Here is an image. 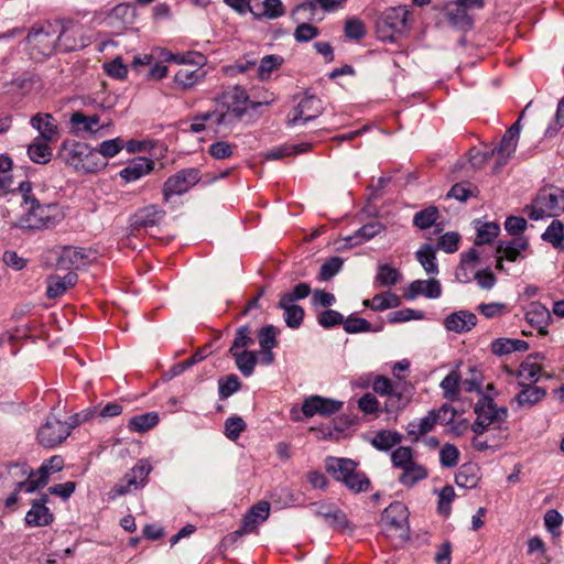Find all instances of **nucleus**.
<instances>
[{"instance_id":"nucleus-1","label":"nucleus","mask_w":564,"mask_h":564,"mask_svg":"<svg viewBox=\"0 0 564 564\" xmlns=\"http://www.w3.org/2000/svg\"><path fill=\"white\" fill-rule=\"evenodd\" d=\"M57 22L43 21L32 24L24 39V51L36 63L48 59L57 48Z\"/></svg>"},{"instance_id":"nucleus-2","label":"nucleus","mask_w":564,"mask_h":564,"mask_svg":"<svg viewBox=\"0 0 564 564\" xmlns=\"http://www.w3.org/2000/svg\"><path fill=\"white\" fill-rule=\"evenodd\" d=\"M532 101H530L525 108L520 113L518 120L505 132L501 141L499 144H497L495 148H492L489 151L480 152L476 149H470V164L473 166L480 167L482 164L488 162L494 155H498V165H502L506 163V161L511 156V154L516 151L520 131H521V124L520 121L524 117L525 110L531 106Z\"/></svg>"},{"instance_id":"nucleus-3","label":"nucleus","mask_w":564,"mask_h":564,"mask_svg":"<svg viewBox=\"0 0 564 564\" xmlns=\"http://www.w3.org/2000/svg\"><path fill=\"white\" fill-rule=\"evenodd\" d=\"M24 209V214L13 224L14 227L23 230L43 229L54 227L59 221L56 204L44 205L39 199H30Z\"/></svg>"},{"instance_id":"nucleus-4","label":"nucleus","mask_w":564,"mask_h":564,"mask_svg":"<svg viewBox=\"0 0 564 564\" xmlns=\"http://www.w3.org/2000/svg\"><path fill=\"white\" fill-rule=\"evenodd\" d=\"M533 220L542 219L544 216L554 217L564 210V189L560 187L541 188L531 205L524 209Z\"/></svg>"},{"instance_id":"nucleus-5","label":"nucleus","mask_w":564,"mask_h":564,"mask_svg":"<svg viewBox=\"0 0 564 564\" xmlns=\"http://www.w3.org/2000/svg\"><path fill=\"white\" fill-rule=\"evenodd\" d=\"M409 11L405 7L386 9L376 21V33L383 42H394L395 34H403L409 30Z\"/></svg>"},{"instance_id":"nucleus-6","label":"nucleus","mask_w":564,"mask_h":564,"mask_svg":"<svg viewBox=\"0 0 564 564\" xmlns=\"http://www.w3.org/2000/svg\"><path fill=\"white\" fill-rule=\"evenodd\" d=\"M57 22V48L61 53L83 50L90 44L85 26L72 20Z\"/></svg>"},{"instance_id":"nucleus-7","label":"nucleus","mask_w":564,"mask_h":564,"mask_svg":"<svg viewBox=\"0 0 564 564\" xmlns=\"http://www.w3.org/2000/svg\"><path fill=\"white\" fill-rule=\"evenodd\" d=\"M200 171L196 167L183 169L170 176L163 184V199L169 202L174 195H183L200 181Z\"/></svg>"},{"instance_id":"nucleus-8","label":"nucleus","mask_w":564,"mask_h":564,"mask_svg":"<svg viewBox=\"0 0 564 564\" xmlns=\"http://www.w3.org/2000/svg\"><path fill=\"white\" fill-rule=\"evenodd\" d=\"M270 503L261 500L253 505L243 516L241 527L226 536L227 541L236 542L245 534L254 532L270 516Z\"/></svg>"},{"instance_id":"nucleus-9","label":"nucleus","mask_w":564,"mask_h":564,"mask_svg":"<svg viewBox=\"0 0 564 564\" xmlns=\"http://www.w3.org/2000/svg\"><path fill=\"white\" fill-rule=\"evenodd\" d=\"M69 436V426L56 419L48 416L36 433L39 444L45 448H54L61 445Z\"/></svg>"},{"instance_id":"nucleus-10","label":"nucleus","mask_w":564,"mask_h":564,"mask_svg":"<svg viewBox=\"0 0 564 564\" xmlns=\"http://www.w3.org/2000/svg\"><path fill=\"white\" fill-rule=\"evenodd\" d=\"M323 102L314 95L305 96L288 116V124L296 126L300 121L304 123L317 118L323 113Z\"/></svg>"},{"instance_id":"nucleus-11","label":"nucleus","mask_w":564,"mask_h":564,"mask_svg":"<svg viewBox=\"0 0 564 564\" xmlns=\"http://www.w3.org/2000/svg\"><path fill=\"white\" fill-rule=\"evenodd\" d=\"M246 115V109L242 108H228L225 104L217 108L215 126L209 123L208 128L216 134L223 138L228 137L237 122Z\"/></svg>"},{"instance_id":"nucleus-12","label":"nucleus","mask_w":564,"mask_h":564,"mask_svg":"<svg viewBox=\"0 0 564 564\" xmlns=\"http://www.w3.org/2000/svg\"><path fill=\"white\" fill-rule=\"evenodd\" d=\"M343 406V402L333 399L323 398L321 395H311L306 398L302 404V412L306 417L315 414L329 416L338 412Z\"/></svg>"},{"instance_id":"nucleus-13","label":"nucleus","mask_w":564,"mask_h":564,"mask_svg":"<svg viewBox=\"0 0 564 564\" xmlns=\"http://www.w3.org/2000/svg\"><path fill=\"white\" fill-rule=\"evenodd\" d=\"M30 124L39 131V135L35 139L55 142L59 138L58 122L48 112L35 113L31 117Z\"/></svg>"},{"instance_id":"nucleus-14","label":"nucleus","mask_w":564,"mask_h":564,"mask_svg":"<svg viewBox=\"0 0 564 564\" xmlns=\"http://www.w3.org/2000/svg\"><path fill=\"white\" fill-rule=\"evenodd\" d=\"M91 252H85L75 247H64L57 258V268L61 270H79L91 262Z\"/></svg>"},{"instance_id":"nucleus-15","label":"nucleus","mask_w":564,"mask_h":564,"mask_svg":"<svg viewBox=\"0 0 564 564\" xmlns=\"http://www.w3.org/2000/svg\"><path fill=\"white\" fill-rule=\"evenodd\" d=\"M164 215L165 212L155 205L145 206L130 217V230L135 231L142 228L154 227L160 224Z\"/></svg>"},{"instance_id":"nucleus-16","label":"nucleus","mask_w":564,"mask_h":564,"mask_svg":"<svg viewBox=\"0 0 564 564\" xmlns=\"http://www.w3.org/2000/svg\"><path fill=\"white\" fill-rule=\"evenodd\" d=\"M48 502V496L42 495L39 500H33L31 509L26 512L25 524L29 527H46L50 525L54 516L46 507Z\"/></svg>"},{"instance_id":"nucleus-17","label":"nucleus","mask_w":564,"mask_h":564,"mask_svg":"<svg viewBox=\"0 0 564 564\" xmlns=\"http://www.w3.org/2000/svg\"><path fill=\"white\" fill-rule=\"evenodd\" d=\"M424 295L427 299H437L442 294V286L438 280H415L411 282L404 291L403 296L406 300H414L419 295Z\"/></svg>"},{"instance_id":"nucleus-18","label":"nucleus","mask_w":564,"mask_h":564,"mask_svg":"<svg viewBox=\"0 0 564 564\" xmlns=\"http://www.w3.org/2000/svg\"><path fill=\"white\" fill-rule=\"evenodd\" d=\"M477 324V316L466 310L449 314L444 319V326L448 332L456 334L467 333Z\"/></svg>"},{"instance_id":"nucleus-19","label":"nucleus","mask_w":564,"mask_h":564,"mask_svg":"<svg viewBox=\"0 0 564 564\" xmlns=\"http://www.w3.org/2000/svg\"><path fill=\"white\" fill-rule=\"evenodd\" d=\"M408 507L401 501L390 503L382 512L381 521L395 530H401L408 525Z\"/></svg>"},{"instance_id":"nucleus-20","label":"nucleus","mask_w":564,"mask_h":564,"mask_svg":"<svg viewBox=\"0 0 564 564\" xmlns=\"http://www.w3.org/2000/svg\"><path fill=\"white\" fill-rule=\"evenodd\" d=\"M445 10L448 22L454 28L462 30L464 32L469 31L473 28V17L468 13V10L464 8V6L458 0H456L455 2L447 3Z\"/></svg>"},{"instance_id":"nucleus-21","label":"nucleus","mask_w":564,"mask_h":564,"mask_svg":"<svg viewBox=\"0 0 564 564\" xmlns=\"http://www.w3.org/2000/svg\"><path fill=\"white\" fill-rule=\"evenodd\" d=\"M87 144L77 142L75 140H64L57 152V159L62 160L65 164L78 167L80 155L85 156Z\"/></svg>"},{"instance_id":"nucleus-22","label":"nucleus","mask_w":564,"mask_h":564,"mask_svg":"<svg viewBox=\"0 0 564 564\" xmlns=\"http://www.w3.org/2000/svg\"><path fill=\"white\" fill-rule=\"evenodd\" d=\"M69 123L76 133L87 132L97 133L105 124L100 123L99 115L87 116L82 111H75L70 115Z\"/></svg>"},{"instance_id":"nucleus-23","label":"nucleus","mask_w":564,"mask_h":564,"mask_svg":"<svg viewBox=\"0 0 564 564\" xmlns=\"http://www.w3.org/2000/svg\"><path fill=\"white\" fill-rule=\"evenodd\" d=\"M225 99V106L228 108H242L248 110V108L257 109L258 107H261L263 102L260 101H250L249 96L245 88L240 86H234L229 88L227 91L223 95Z\"/></svg>"},{"instance_id":"nucleus-24","label":"nucleus","mask_w":564,"mask_h":564,"mask_svg":"<svg viewBox=\"0 0 564 564\" xmlns=\"http://www.w3.org/2000/svg\"><path fill=\"white\" fill-rule=\"evenodd\" d=\"M78 281L77 273L70 271L64 276L51 275L47 279L46 296L48 299H57L62 296L68 289L73 288Z\"/></svg>"},{"instance_id":"nucleus-25","label":"nucleus","mask_w":564,"mask_h":564,"mask_svg":"<svg viewBox=\"0 0 564 564\" xmlns=\"http://www.w3.org/2000/svg\"><path fill=\"white\" fill-rule=\"evenodd\" d=\"M529 248V240L525 237H516L508 241H500L497 246V253L510 262H516L524 257L521 254Z\"/></svg>"},{"instance_id":"nucleus-26","label":"nucleus","mask_w":564,"mask_h":564,"mask_svg":"<svg viewBox=\"0 0 564 564\" xmlns=\"http://www.w3.org/2000/svg\"><path fill=\"white\" fill-rule=\"evenodd\" d=\"M356 467L357 463L349 458L329 457L326 460L327 473L341 482L356 471Z\"/></svg>"},{"instance_id":"nucleus-27","label":"nucleus","mask_w":564,"mask_h":564,"mask_svg":"<svg viewBox=\"0 0 564 564\" xmlns=\"http://www.w3.org/2000/svg\"><path fill=\"white\" fill-rule=\"evenodd\" d=\"M154 167V162L151 159L138 158L131 161L124 169H122L119 175L126 182H133L150 173Z\"/></svg>"},{"instance_id":"nucleus-28","label":"nucleus","mask_w":564,"mask_h":564,"mask_svg":"<svg viewBox=\"0 0 564 564\" xmlns=\"http://www.w3.org/2000/svg\"><path fill=\"white\" fill-rule=\"evenodd\" d=\"M527 322L539 330V334L546 335V326L551 319L549 310L540 303H532L525 314Z\"/></svg>"},{"instance_id":"nucleus-29","label":"nucleus","mask_w":564,"mask_h":564,"mask_svg":"<svg viewBox=\"0 0 564 564\" xmlns=\"http://www.w3.org/2000/svg\"><path fill=\"white\" fill-rule=\"evenodd\" d=\"M481 478L480 467L475 463H465L455 475V482L462 488H475Z\"/></svg>"},{"instance_id":"nucleus-30","label":"nucleus","mask_w":564,"mask_h":564,"mask_svg":"<svg viewBox=\"0 0 564 564\" xmlns=\"http://www.w3.org/2000/svg\"><path fill=\"white\" fill-rule=\"evenodd\" d=\"M384 230V226L379 221H371L359 228L352 236L345 238V247L350 248L357 245H361L365 241L370 240Z\"/></svg>"},{"instance_id":"nucleus-31","label":"nucleus","mask_w":564,"mask_h":564,"mask_svg":"<svg viewBox=\"0 0 564 564\" xmlns=\"http://www.w3.org/2000/svg\"><path fill=\"white\" fill-rule=\"evenodd\" d=\"M203 65L188 64L178 69L174 76V82L183 89L193 87L204 76Z\"/></svg>"},{"instance_id":"nucleus-32","label":"nucleus","mask_w":564,"mask_h":564,"mask_svg":"<svg viewBox=\"0 0 564 564\" xmlns=\"http://www.w3.org/2000/svg\"><path fill=\"white\" fill-rule=\"evenodd\" d=\"M317 517L323 518L330 528L343 531L348 528V519L341 510L332 506H321L315 510Z\"/></svg>"},{"instance_id":"nucleus-33","label":"nucleus","mask_w":564,"mask_h":564,"mask_svg":"<svg viewBox=\"0 0 564 564\" xmlns=\"http://www.w3.org/2000/svg\"><path fill=\"white\" fill-rule=\"evenodd\" d=\"M403 440V435L397 431L380 430L370 441L371 445L381 452H388L399 445Z\"/></svg>"},{"instance_id":"nucleus-34","label":"nucleus","mask_w":564,"mask_h":564,"mask_svg":"<svg viewBox=\"0 0 564 564\" xmlns=\"http://www.w3.org/2000/svg\"><path fill=\"white\" fill-rule=\"evenodd\" d=\"M519 384L522 387V390L516 397L519 406H533L546 395L544 388L525 384L523 382Z\"/></svg>"},{"instance_id":"nucleus-35","label":"nucleus","mask_w":564,"mask_h":564,"mask_svg":"<svg viewBox=\"0 0 564 564\" xmlns=\"http://www.w3.org/2000/svg\"><path fill=\"white\" fill-rule=\"evenodd\" d=\"M50 141L35 139L28 147L30 160L36 164H47L53 158V151Z\"/></svg>"},{"instance_id":"nucleus-36","label":"nucleus","mask_w":564,"mask_h":564,"mask_svg":"<svg viewBox=\"0 0 564 564\" xmlns=\"http://www.w3.org/2000/svg\"><path fill=\"white\" fill-rule=\"evenodd\" d=\"M362 304L366 307H370L372 311L381 312L388 308L399 307L401 300L397 294L387 291L380 294H376L371 300H365Z\"/></svg>"},{"instance_id":"nucleus-37","label":"nucleus","mask_w":564,"mask_h":564,"mask_svg":"<svg viewBox=\"0 0 564 564\" xmlns=\"http://www.w3.org/2000/svg\"><path fill=\"white\" fill-rule=\"evenodd\" d=\"M427 476V469L423 465L413 460L402 469V473L399 476V482L405 487L411 488L419 481L425 479Z\"/></svg>"},{"instance_id":"nucleus-38","label":"nucleus","mask_w":564,"mask_h":564,"mask_svg":"<svg viewBox=\"0 0 564 564\" xmlns=\"http://www.w3.org/2000/svg\"><path fill=\"white\" fill-rule=\"evenodd\" d=\"M529 344L522 339L498 338L491 343V351L495 355H509L513 351H527Z\"/></svg>"},{"instance_id":"nucleus-39","label":"nucleus","mask_w":564,"mask_h":564,"mask_svg":"<svg viewBox=\"0 0 564 564\" xmlns=\"http://www.w3.org/2000/svg\"><path fill=\"white\" fill-rule=\"evenodd\" d=\"M462 376L457 369L452 370L440 383L443 398L456 401L459 398Z\"/></svg>"},{"instance_id":"nucleus-40","label":"nucleus","mask_w":564,"mask_h":564,"mask_svg":"<svg viewBox=\"0 0 564 564\" xmlns=\"http://www.w3.org/2000/svg\"><path fill=\"white\" fill-rule=\"evenodd\" d=\"M230 355L234 357L236 367L243 377H250L253 373L258 362L256 351L243 349L241 351H235Z\"/></svg>"},{"instance_id":"nucleus-41","label":"nucleus","mask_w":564,"mask_h":564,"mask_svg":"<svg viewBox=\"0 0 564 564\" xmlns=\"http://www.w3.org/2000/svg\"><path fill=\"white\" fill-rule=\"evenodd\" d=\"M158 412H148L132 416L128 422V429L132 432L144 433L159 423Z\"/></svg>"},{"instance_id":"nucleus-42","label":"nucleus","mask_w":564,"mask_h":564,"mask_svg":"<svg viewBox=\"0 0 564 564\" xmlns=\"http://www.w3.org/2000/svg\"><path fill=\"white\" fill-rule=\"evenodd\" d=\"M416 260L423 267L427 274H437L435 248L432 245L424 243L415 253Z\"/></svg>"},{"instance_id":"nucleus-43","label":"nucleus","mask_w":564,"mask_h":564,"mask_svg":"<svg viewBox=\"0 0 564 564\" xmlns=\"http://www.w3.org/2000/svg\"><path fill=\"white\" fill-rule=\"evenodd\" d=\"M0 475L4 477V479L11 480L12 485L15 487L18 480H23L25 477H33L34 473L25 463H9Z\"/></svg>"},{"instance_id":"nucleus-44","label":"nucleus","mask_w":564,"mask_h":564,"mask_svg":"<svg viewBox=\"0 0 564 564\" xmlns=\"http://www.w3.org/2000/svg\"><path fill=\"white\" fill-rule=\"evenodd\" d=\"M151 471V466L144 462L139 460L133 468H131L123 477L124 481L129 485H134V489L143 487L147 478Z\"/></svg>"},{"instance_id":"nucleus-45","label":"nucleus","mask_w":564,"mask_h":564,"mask_svg":"<svg viewBox=\"0 0 564 564\" xmlns=\"http://www.w3.org/2000/svg\"><path fill=\"white\" fill-rule=\"evenodd\" d=\"M475 413L486 421V425L497 422V412L495 411V401L491 397L482 394L474 408Z\"/></svg>"},{"instance_id":"nucleus-46","label":"nucleus","mask_w":564,"mask_h":564,"mask_svg":"<svg viewBox=\"0 0 564 564\" xmlns=\"http://www.w3.org/2000/svg\"><path fill=\"white\" fill-rule=\"evenodd\" d=\"M542 239L556 249H563L564 224L558 219L552 220L546 230L542 234Z\"/></svg>"},{"instance_id":"nucleus-47","label":"nucleus","mask_w":564,"mask_h":564,"mask_svg":"<svg viewBox=\"0 0 564 564\" xmlns=\"http://www.w3.org/2000/svg\"><path fill=\"white\" fill-rule=\"evenodd\" d=\"M343 326L344 330L348 334L379 332L382 329V326L373 328L367 319L355 316L354 314L344 319Z\"/></svg>"},{"instance_id":"nucleus-48","label":"nucleus","mask_w":564,"mask_h":564,"mask_svg":"<svg viewBox=\"0 0 564 564\" xmlns=\"http://www.w3.org/2000/svg\"><path fill=\"white\" fill-rule=\"evenodd\" d=\"M479 189L470 182H457L448 191L446 197L466 202L469 197H477Z\"/></svg>"},{"instance_id":"nucleus-49","label":"nucleus","mask_w":564,"mask_h":564,"mask_svg":"<svg viewBox=\"0 0 564 564\" xmlns=\"http://www.w3.org/2000/svg\"><path fill=\"white\" fill-rule=\"evenodd\" d=\"M401 273L390 264H379L376 275V282L381 286H392L399 283Z\"/></svg>"},{"instance_id":"nucleus-50","label":"nucleus","mask_w":564,"mask_h":564,"mask_svg":"<svg viewBox=\"0 0 564 564\" xmlns=\"http://www.w3.org/2000/svg\"><path fill=\"white\" fill-rule=\"evenodd\" d=\"M437 423L434 412L430 411L426 416L422 417L417 424L409 423L408 434L414 436V440H419L420 436L425 435L432 431Z\"/></svg>"},{"instance_id":"nucleus-51","label":"nucleus","mask_w":564,"mask_h":564,"mask_svg":"<svg viewBox=\"0 0 564 564\" xmlns=\"http://www.w3.org/2000/svg\"><path fill=\"white\" fill-rule=\"evenodd\" d=\"M254 340L251 337V328L249 325H242L236 329L235 339L228 350L229 354L241 351L249 346L253 345Z\"/></svg>"},{"instance_id":"nucleus-52","label":"nucleus","mask_w":564,"mask_h":564,"mask_svg":"<svg viewBox=\"0 0 564 564\" xmlns=\"http://www.w3.org/2000/svg\"><path fill=\"white\" fill-rule=\"evenodd\" d=\"M280 333L279 328L274 325H265L261 327L258 333V340L261 347V350L273 349L278 346L276 336Z\"/></svg>"},{"instance_id":"nucleus-53","label":"nucleus","mask_w":564,"mask_h":564,"mask_svg":"<svg viewBox=\"0 0 564 564\" xmlns=\"http://www.w3.org/2000/svg\"><path fill=\"white\" fill-rule=\"evenodd\" d=\"M438 217V209L435 206H429L417 212L413 217V224L420 229L432 227Z\"/></svg>"},{"instance_id":"nucleus-54","label":"nucleus","mask_w":564,"mask_h":564,"mask_svg":"<svg viewBox=\"0 0 564 564\" xmlns=\"http://www.w3.org/2000/svg\"><path fill=\"white\" fill-rule=\"evenodd\" d=\"M240 388L241 381L239 380L238 376L234 373L223 377L218 380L219 398L221 400L228 399L235 392L240 390Z\"/></svg>"},{"instance_id":"nucleus-55","label":"nucleus","mask_w":564,"mask_h":564,"mask_svg":"<svg viewBox=\"0 0 564 564\" xmlns=\"http://www.w3.org/2000/svg\"><path fill=\"white\" fill-rule=\"evenodd\" d=\"M344 32L346 37L359 41L366 35V26L360 19L349 18L345 22Z\"/></svg>"},{"instance_id":"nucleus-56","label":"nucleus","mask_w":564,"mask_h":564,"mask_svg":"<svg viewBox=\"0 0 564 564\" xmlns=\"http://www.w3.org/2000/svg\"><path fill=\"white\" fill-rule=\"evenodd\" d=\"M344 484L349 490L356 494L367 491L370 487V480L366 474L357 470L345 479Z\"/></svg>"},{"instance_id":"nucleus-57","label":"nucleus","mask_w":564,"mask_h":564,"mask_svg":"<svg viewBox=\"0 0 564 564\" xmlns=\"http://www.w3.org/2000/svg\"><path fill=\"white\" fill-rule=\"evenodd\" d=\"M308 148H310V144H307V143H302V144H297V145H284V147L268 151L264 154V158L267 160H279V159L285 158L291 154L302 153V152L306 151Z\"/></svg>"},{"instance_id":"nucleus-58","label":"nucleus","mask_w":564,"mask_h":564,"mask_svg":"<svg viewBox=\"0 0 564 564\" xmlns=\"http://www.w3.org/2000/svg\"><path fill=\"white\" fill-rule=\"evenodd\" d=\"M413 460V449L410 446H400L391 453V462L395 468L403 469Z\"/></svg>"},{"instance_id":"nucleus-59","label":"nucleus","mask_w":564,"mask_h":564,"mask_svg":"<svg viewBox=\"0 0 564 564\" xmlns=\"http://www.w3.org/2000/svg\"><path fill=\"white\" fill-rule=\"evenodd\" d=\"M283 63V57L279 56V55H267L264 56L261 62H260V65L258 67V76L261 78V79H264L267 77L270 76V74L274 70V69H278Z\"/></svg>"},{"instance_id":"nucleus-60","label":"nucleus","mask_w":564,"mask_h":564,"mask_svg":"<svg viewBox=\"0 0 564 564\" xmlns=\"http://www.w3.org/2000/svg\"><path fill=\"white\" fill-rule=\"evenodd\" d=\"M247 424L240 416H231L225 421V435L230 441H236L246 430Z\"/></svg>"},{"instance_id":"nucleus-61","label":"nucleus","mask_w":564,"mask_h":564,"mask_svg":"<svg viewBox=\"0 0 564 564\" xmlns=\"http://www.w3.org/2000/svg\"><path fill=\"white\" fill-rule=\"evenodd\" d=\"M343 260L339 257H333L326 260L318 272V280L328 281L335 276L341 269Z\"/></svg>"},{"instance_id":"nucleus-62","label":"nucleus","mask_w":564,"mask_h":564,"mask_svg":"<svg viewBox=\"0 0 564 564\" xmlns=\"http://www.w3.org/2000/svg\"><path fill=\"white\" fill-rule=\"evenodd\" d=\"M422 318H424V313L422 311H415L412 308H403L388 314V322L391 324L404 323L411 319Z\"/></svg>"},{"instance_id":"nucleus-63","label":"nucleus","mask_w":564,"mask_h":564,"mask_svg":"<svg viewBox=\"0 0 564 564\" xmlns=\"http://www.w3.org/2000/svg\"><path fill=\"white\" fill-rule=\"evenodd\" d=\"M304 315V308L300 305H295L286 307L283 314V318L288 327L297 329L303 323Z\"/></svg>"},{"instance_id":"nucleus-64","label":"nucleus","mask_w":564,"mask_h":564,"mask_svg":"<svg viewBox=\"0 0 564 564\" xmlns=\"http://www.w3.org/2000/svg\"><path fill=\"white\" fill-rule=\"evenodd\" d=\"M500 227L496 223H485L477 232L476 245H485L491 242L499 234Z\"/></svg>"}]
</instances>
